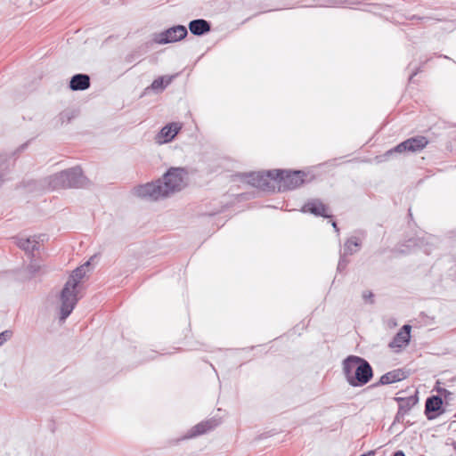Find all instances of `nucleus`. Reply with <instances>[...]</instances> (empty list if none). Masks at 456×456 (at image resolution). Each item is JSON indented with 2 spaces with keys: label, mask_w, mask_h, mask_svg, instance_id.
<instances>
[{
  "label": "nucleus",
  "mask_w": 456,
  "mask_h": 456,
  "mask_svg": "<svg viewBox=\"0 0 456 456\" xmlns=\"http://www.w3.org/2000/svg\"><path fill=\"white\" fill-rule=\"evenodd\" d=\"M280 174L277 169L250 172L242 174L243 178H247V182L254 187L259 188L263 191H274L275 187L272 182L276 183L277 177Z\"/></svg>",
  "instance_id": "20e7f679"
},
{
  "label": "nucleus",
  "mask_w": 456,
  "mask_h": 456,
  "mask_svg": "<svg viewBox=\"0 0 456 456\" xmlns=\"http://www.w3.org/2000/svg\"><path fill=\"white\" fill-rule=\"evenodd\" d=\"M90 87V77L87 74L78 73L70 78L69 88L72 91H84Z\"/></svg>",
  "instance_id": "f3484780"
},
{
  "label": "nucleus",
  "mask_w": 456,
  "mask_h": 456,
  "mask_svg": "<svg viewBox=\"0 0 456 456\" xmlns=\"http://www.w3.org/2000/svg\"><path fill=\"white\" fill-rule=\"evenodd\" d=\"M218 421L215 419H210L206 421H201L195 425L189 432L187 438L195 437L214 429L218 426Z\"/></svg>",
  "instance_id": "2eb2a0df"
},
{
  "label": "nucleus",
  "mask_w": 456,
  "mask_h": 456,
  "mask_svg": "<svg viewBox=\"0 0 456 456\" xmlns=\"http://www.w3.org/2000/svg\"><path fill=\"white\" fill-rule=\"evenodd\" d=\"M173 77H159L156 78L151 85V88L154 91H163L171 82Z\"/></svg>",
  "instance_id": "4be33fe9"
},
{
  "label": "nucleus",
  "mask_w": 456,
  "mask_h": 456,
  "mask_svg": "<svg viewBox=\"0 0 456 456\" xmlns=\"http://www.w3.org/2000/svg\"><path fill=\"white\" fill-rule=\"evenodd\" d=\"M88 265H89V263H86L85 265H81V266L76 268L67 281H74L75 287L77 288L81 280L86 275V268L88 266Z\"/></svg>",
  "instance_id": "412c9836"
},
{
  "label": "nucleus",
  "mask_w": 456,
  "mask_h": 456,
  "mask_svg": "<svg viewBox=\"0 0 456 456\" xmlns=\"http://www.w3.org/2000/svg\"><path fill=\"white\" fill-rule=\"evenodd\" d=\"M393 456H405L404 452L403 451H396Z\"/></svg>",
  "instance_id": "c756f323"
},
{
  "label": "nucleus",
  "mask_w": 456,
  "mask_h": 456,
  "mask_svg": "<svg viewBox=\"0 0 456 456\" xmlns=\"http://www.w3.org/2000/svg\"><path fill=\"white\" fill-rule=\"evenodd\" d=\"M27 270L31 275H35L40 270V265L37 263H30Z\"/></svg>",
  "instance_id": "bb28decb"
},
{
  "label": "nucleus",
  "mask_w": 456,
  "mask_h": 456,
  "mask_svg": "<svg viewBox=\"0 0 456 456\" xmlns=\"http://www.w3.org/2000/svg\"><path fill=\"white\" fill-rule=\"evenodd\" d=\"M428 143V140L422 135H418L414 137H411L395 147L387 151L381 158L384 160L388 159L391 156L395 153H403V152H419L422 151Z\"/></svg>",
  "instance_id": "423d86ee"
},
{
  "label": "nucleus",
  "mask_w": 456,
  "mask_h": 456,
  "mask_svg": "<svg viewBox=\"0 0 456 456\" xmlns=\"http://www.w3.org/2000/svg\"><path fill=\"white\" fill-rule=\"evenodd\" d=\"M437 392L439 394L438 395L441 396L443 401L444 400L446 403H449L454 399L453 393L445 388H438Z\"/></svg>",
  "instance_id": "5701e85b"
},
{
  "label": "nucleus",
  "mask_w": 456,
  "mask_h": 456,
  "mask_svg": "<svg viewBox=\"0 0 456 456\" xmlns=\"http://www.w3.org/2000/svg\"><path fill=\"white\" fill-rule=\"evenodd\" d=\"M398 402V411L395 415V420L401 421L409 411L418 403L416 396L396 397Z\"/></svg>",
  "instance_id": "4468645a"
},
{
  "label": "nucleus",
  "mask_w": 456,
  "mask_h": 456,
  "mask_svg": "<svg viewBox=\"0 0 456 456\" xmlns=\"http://www.w3.org/2000/svg\"><path fill=\"white\" fill-rule=\"evenodd\" d=\"M61 316L60 320L61 322L65 321L69 314L72 313L75 308L78 297H77V287H75L74 281H66L64 284L61 295Z\"/></svg>",
  "instance_id": "39448f33"
},
{
  "label": "nucleus",
  "mask_w": 456,
  "mask_h": 456,
  "mask_svg": "<svg viewBox=\"0 0 456 456\" xmlns=\"http://www.w3.org/2000/svg\"><path fill=\"white\" fill-rule=\"evenodd\" d=\"M182 126L179 123H170L166 125L156 135V142L163 144L171 142L178 134Z\"/></svg>",
  "instance_id": "f8f14e48"
},
{
  "label": "nucleus",
  "mask_w": 456,
  "mask_h": 456,
  "mask_svg": "<svg viewBox=\"0 0 456 456\" xmlns=\"http://www.w3.org/2000/svg\"><path fill=\"white\" fill-rule=\"evenodd\" d=\"M332 226H333V228H334L335 232H336L337 233H338V232H339V229H338V224H337V223H336V222H334V221L332 222Z\"/></svg>",
  "instance_id": "7c9ffc66"
},
{
  "label": "nucleus",
  "mask_w": 456,
  "mask_h": 456,
  "mask_svg": "<svg viewBox=\"0 0 456 456\" xmlns=\"http://www.w3.org/2000/svg\"><path fill=\"white\" fill-rule=\"evenodd\" d=\"M342 371L347 383L354 387L366 385L373 377L371 365L357 355H349L343 360Z\"/></svg>",
  "instance_id": "f03ea898"
},
{
  "label": "nucleus",
  "mask_w": 456,
  "mask_h": 456,
  "mask_svg": "<svg viewBox=\"0 0 456 456\" xmlns=\"http://www.w3.org/2000/svg\"><path fill=\"white\" fill-rule=\"evenodd\" d=\"M421 71V67H419L418 69H416L412 74L410 76V80H411L413 78V77H415L419 72Z\"/></svg>",
  "instance_id": "c85d7f7f"
},
{
  "label": "nucleus",
  "mask_w": 456,
  "mask_h": 456,
  "mask_svg": "<svg viewBox=\"0 0 456 456\" xmlns=\"http://www.w3.org/2000/svg\"><path fill=\"white\" fill-rule=\"evenodd\" d=\"M26 147H27V143H24V144H22V145L20 147L19 151H23Z\"/></svg>",
  "instance_id": "473e14b6"
},
{
  "label": "nucleus",
  "mask_w": 456,
  "mask_h": 456,
  "mask_svg": "<svg viewBox=\"0 0 456 456\" xmlns=\"http://www.w3.org/2000/svg\"><path fill=\"white\" fill-rule=\"evenodd\" d=\"M187 28L183 25L173 26L153 37V41L159 45L178 42L187 36Z\"/></svg>",
  "instance_id": "6e6552de"
},
{
  "label": "nucleus",
  "mask_w": 456,
  "mask_h": 456,
  "mask_svg": "<svg viewBox=\"0 0 456 456\" xmlns=\"http://www.w3.org/2000/svg\"><path fill=\"white\" fill-rule=\"evenodd\" d=\"M11 157L4 152H0V186L9 179L7 176L10 172Z\"/></svg>",
  "instance_id": "6ab92c4d"
},
{
  "label": "nucleus",
  "mask_w": 456,
  "mask_h": 456,
  "mask_svg": "<svg viewBox=\"0 0 456 456\" xmlns=\"http://www.w3.org/2000/svg\"><path fill=\"white\" fill-rule=\"evenodd\" d=\"M443 399L439 395H432L427 398L425 403V415L428 419L431 420L444 413L442 409Z\"/></svg>",
  "instance_id": "9b49d317"
},
{
  "label": "nucleus",
  "mask_w": 456,
  "mask_h": 456,
  "mask_svg": "<svg viewBox=\"0 0 456 456\" xmlns=\"http://www.w3.org/2000/svg\"><path fill=\"white\" fill-rule=\"evenodd\" d=\"M348 263H349V260L347 259V256L343 253H340V256H339V260H338V272L344 271L346 268Z\"/></svg>",
  "instance_id": "b1692460"
},
{
  "label": "nucleus",
  "mask_w": 456,
  "mask_h": 456,
  "mask_svg": "<svg viewBox=\"0 0 456 456\" xmlns=\"http://www.w3.org/2000/svg\"><path fill=\"white\" fill-rule=\"evenodd\" d=\"M188 27L191 33L195 36H202L211 30L210 22L203 19L191 20Z\"/></svg>",
  "instance_id": "a211bd4d"
},
{
  "label": "nucleus",
  "mask_w": 456,
  "mask_h": 456,
  "mask_svg": "<svg viewBox=\"0 0 456 456\" xmlns=\"http://www.w3.org/2000/svg\"><path fill=\"white\" fill-rule=\"evenodd\" d=\"M406 378L405 372L401 369L393 370L382 375L378 383L373 384L371 387H378L380 385H389L401 381Z\"/></svg>",
  "instance_id": "dca6fc26"
},
{
  "label": "nucleus",
  "mask_w": 456,
  "mask_h": 456,
  "mask_svg": "<svg viewBox=\"0 0 456 456\" xmlns=\"http://www.w3.org/2000/svg\"><path fill=\"white\" fill-rule=\"evenodd\" d=\"M280 174L277 177L276 183L279 185L280 191L294 190L305 183L306 174L303 171H288L277 169Z\"/></svg>",
  "instance_id": "0eeeda50"
},
{
  "label": "nucleus",
  "mask_w": 456,
  "mask_h": 456,
  "mask_svg": "<svg viewBox=\"0 0 456 456\" xmlns=\"http://www.w3.org/2000/svg\"><path fill=\"white\" fill-rule=\"evenodd\" d=\"M411 325L404 324L388 344L389 348L395 352H399L402 348L407 346L411 339Z\"/></svg>",
  "instance_id": "1a4fd4ad"
},
{
  "label": "nucleus",
  "mask_w": 456,
  "mask_h": 456,
  "mask_svg": "<svg viewBox=\"0 0 456 456\" xmlns=\"http://www.w3.org/2000/svg\"><path fill=\"white\" fill-rule=\"evenodd\" d=\"M72 118L69 111H63L59 115V121L63 124L64 122H69Z\"/></svg>",
  "instance_id": "a878e982"
},
{
  "label": "nucleus",
  "mask_w": 456,
  "mask_h": 456,
  "mask_svg": "<svg viewBox=\"0 0 456 456\" xmlns=\"http://www.w3.org/2000/svg\"><path fill=\"white\" fill-rule=\"evenodd\" d=\"M302 212H308L316 216H322L325 218L331 217L330 215L327 214V207L320 200L315 199L306 202L302 207Z\"/></svg>",
  "instance_id": "ddd939ff"
},
{
  "label": "nucleus",
  "mask_w": 456,
  "mask_h": 456,
  "mask_svg": "<svg viewBox=\"0 0 456 456\" xmlns=\"http://www.w3.org/2000/svg\"><path fill=\"white\" fill-rule=\"evenodd\" d=\"M89 183V180L84 175L79 167L65 169L47 178V183L52 190L84 188L86 187Z\"/></svg>",
  "instance_id": "7ed1b4c3"
},
{
  "label": "nucleus",
  "mask_w": 456,
  "mask_h": 456,
  "mask_svg": "<svg viewBox=\"0 0 456 456\" xmlns=\"http://www.w3.org/2000/svg\"><path fill=\"white\" fill-rule=\"evenodd\" d=\"M373 293L371 291H364L362 293V298L365 300V301H369L372 304L373 303Z\"/></svg>",
  "instance_id": "cd10ccee"
},
{
  "label": "nucleus",
  "mask_w": 456,
  "mask_h": 456,
  "mask_svg": "<svg viewBox=\"0 0 456 456\" xmlns=\"http://www.w3.org/2000/svg\"><path fill=\"white\" fill-rule=\"evenodd\" d=\"M12 336V331L10 330H6L0 333V346H2L4 343L11 339Z\"/></svg>",
  "instance_id": "393cba45"
},
{
  "label": "nucleus",
  "mask_w": 456,
  "mask_h": 456,
  "mask_svg": "<svg viewBox=\"0 0 456 456\" xmlns=\"http://www.w3.org/2000/svg\"><path fill=\"white\" fill-rule=\"evenodd\" d=\"M374 455H375V452L370 451L367 453L362 454L361 456H374Z\"/></svg>",
  "instance_id": "2f4dec72"
},
{
  "label": "nucleus",
  "mask_w": 456,
  "mask_h": 456,
  "mask_svg": "<svg viewBox=\"0 0 456 456\" xmlns=\"http://www.w3.org/2000/svg\"><path fill=\"white\" fill-rule=\"evenodd\" d=\"M188 173L183 167H170L163 179L140 185L134 189L135 194L142 199L157 200L181 191L186 185Z\"/></svg>",
  "instance_id": "f257e3e1"
},
{
  "label": "nucleus",
  "mask_w": 456,
  "mask_h": 456,
  "mask_svg": "<svg viewBox=\"0 0 456 456\" xmlns=\"http://www.w3.org/2000/svg\"><path fill=\"white\" fill-rule=\"evenodd\" d=\"M45 235H35L32 237H14L16 245L24 250L27 254L33 256L34 251L38 250L39 242L43 240Z\"/></svg>",
  "instance_id": "9d476101"
},
{
  "label": "nucleus",
  "mask_w": 456,
  "mask_h": 456,
  "mask_svg": "<svg viewBox=\"0 0 456 456\" xmlns=\"http://www.w3.org/2000/svg\"><path fill=\"white\" fill-rule=\"evenodd\" d=\"M360 247V239L357 237H351L345 242L343 254L346 256L353 255L358 251Z\"/></svg>",
  "instance_id": "aec40b11"
}]
</instances>
